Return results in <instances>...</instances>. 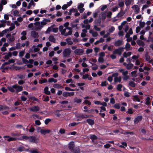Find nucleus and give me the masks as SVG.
<instances>
[{"mask_svg":"<svg viewBox=\"0 0 153 153\" xmlns=\"http://www.w3.org/2000/svg\"><path fill=\"white\" fill-rule=\"evenodd\" d=\"M71 53V50L70 48L65 49L63 51V57L64 58L68 57L70 56Z\"/></svg>","mask_w":153,"mask_h":153,"instance_id":"1","label":"nucleus"},{"mask_svg":"<svg viewBox=\"0 0 153 153\" xmlns=\"http://www.w3.org/2000/svg\"><path fill=\"white\" fill-rule=\"evenodd\" d=\"M124 49H125V48H123V47L119 48H118L114 50L113 51V54H118L119 55H120Z\"/></svg>","mask_w":153,"mask_h":153,"instance_id":"2","label":"nucleus"},{"mask_svg":"<svg viewBox=\"0 0 153 153\" xmlns=\"http://www.w3.org/2000/svg\"><path fill=\"white\" fill-rule=\"evenodd\" d=\"M37 131L38 132H41L42 134L44 135H45L47 133H49L51 132L50 130L41 129L40 127L38 128L37 129Z\"/></svg>","mask_w":153,"mask_h":153,"instance_id":"3","label":"nucleus"},{"mask_svg":"<svg viewBox=\"0 0 153 153\" xmlns=\"http://www.w3.org/2000/svg\"><path fill=\"white\" fill-rule=\"evenodd\" d=\"M13 87L16 89V93H18L23 90V87L22 86H19L17 84L13 85Z\"/></svg>","mask_w":153,"mask_h":153,"instance_id":"4","label":"nucleus"},{"mask_svg":"<svg viewBox=\"0 0 153 153\" xmlns=\"http://www.w3.org/2000/svg\"><path fill=\"white\" fill-rule=\"evenodd\" d=\"M84 51L82 49H76L74 51V53L78 55H80L83 54Z\"/></svg>","mask_w":153,"mask_h":153,"instance_id":"5","label":"nucleus"},{"mask_svg":"<svg viewBox=\"0 0 153 153\" xmlns=\"http://www.w3.org/2000/svg\"><path fill=\"white\" fill-rule=\"evenodd\" d=\"M37 138L36 137H35L33 136H29V141L30 142L37 143Z\"/></svg>","mask_w":153,"mask_h":153,"instance_id":"6","label":"nucleus"},{"mask_svg":"<svg viewBox=\"0 0 153 153\" xmlns=\"http://www.w3.org/2000/svg\"><path fill=\"white\" fill-rule=\"evenodd\" d=\"M3 137L4 138H8V139H7V140L8 142H10L13 141H16L18 139L16 137H10L9 136L7 135L4 136Z\"/></svg>","mask_w":153,"mask_h":153,"instance_id":"7","label":"nucleus"},{"mask_svg":"<svg viewBox=\"0 0 153 153\" xmlns=\"http://www.w3.org/2000/svg\"><path fill=\"white\" fill-rule=\"evenodd\" d=\"M142 119V117L141 116H139L137 117L134 120V123L136 124H137L139 122L141 121Z\"/></svg>","mask_w":153,"mask_h":153,"instance_id":"8","label":"nucleus"},{"mask_svg":"<svg viewBox=\"0 0 153 153\" xmlns=\"http://www.w3.org/2000/svg\"><path fill=\"white\" fill-rule=\"evenodd\" d=\"M123 44V41L120 40H118L115 41L114 43V45L115 46H119Z\"/></svg>","mask_w":153,"mask_h":153,"instance_id":"9","label":"nucleus"},{"mask_svg":"<svg viewBox=\"0 0 153 153\" xmlns=\"http://www.w3.org/2000/svg\"><path fill=\"white\" fill-rule=\"evenodd\" d=\"M39 110V108L38 106H35L30 108V110L33 112H37Z\"/></svg>","mask_w":153,"mask_h":153,"instance_id":"10","label":"nucleus"},{"mask_svg":"<svg viewBox=\"0 0 153 153\" xmlns=\"http://www.w3.org/2000/svg\"><path fill=\"white\" fill-rule=\"evenodd\" d=\"M51 22V20L49 19H44L42 21L40 22V24L42 26H44L46 25L47 23L49 22Z\"/></svg>","mask_w":153,"mask_h":153,"instance_id":"11","label":"nucleus"},{"mask_svg":"<svg viewBox=\"0 0 153 153\" xmlns=\"http://www.w3.org/2000/svg\"><path fill=\"white\" fill-rule=\"evenodd\" d=\"M68 147L70 150L72 152V151L75 148L74 142H70L69 144Z\"/></svg>","mask_w":153,"mask_h":153,"instance_id":"12","label":"nucleus"},{"mask_svg":"<svg viewBox=\"0 0 153 153\" xmlns=\"http://www.w3.org/2000/svg\"><path fill=\"white\" fill-rule=\"evenodd\" d=\"M145 56L146 57V60L149 63H151L153 61V60L152 59H151L150 56L149 55L148 53H146Z\"/></svg>","mask_w":153,"mask_h":153,"instance_id":"13","label":"nucleus"},{"mask_svg":"<svg viewBox=\"0 0 153 153\" xmlns=\"http://www.w3.org/2000/svg\"><path fill=\"white\" fill-rule=\"evenodd\" d=\"M31 35L34 38H38L39 37L38 33L35 31H32L31 32Z\"/></svg>","mask_w":153,"mask_h":153,"instance_id":"14","label":"nucleus"},{"mask_svg":"<svg viewBox=\"0 0 153 153\" xmlns=\"http://www.w3.org/2000/svg\"><path fill=\"white\" fill-rule=\"evenodd\" d=\"M90 117V115L86 114L83 115L82 114H80L78 115L77 116V118L82 119H83L84 118H88Z\"/></svg>","mask_w":153,"mask_h":153,"instance_id":"15","label":"nucleus"},{"mask_svg":"<svg viewBox=\"0 0 153 153\" xmlns=\"http://www.w3.org/2000/svg\"><path fill=\"white\" fill-rule=\"evenodd\" d=\"M17 150L20 152L25 151L26 149L23 146L21 145L17 148Z\"/></svg>","mask_w":153,"mask_h":153,"instance_id":"16","label":"nucleus"},{"mask_svg":"<svg viewBox=\"0 0 153 153\" xmlns=\"http://www.w3.org/2000/svg\"><path fill=\"white\" fill-rule=\"evenodd\" d=\"M86 122L90 125H93L94 124V120L91 118L87 119Z\"/></svg>","mask_w":153,"mask_h":153,"instance_id":"17","label":"nucleus"},{"mask_svg":"<svg viewBox=\"0 0 153 153\" xmlns=\"http://www.w3.org/2000/svg\"><path fill=\"white\" fill-rule=\"evenodd\" d=\"M132 8H134V12L136 13H138L140 11V9L139 8L138 6L137 5H134L132 7Z\"/></svg>","mask_w":153,"mask_h":153,"instance_id":"18","label":"nucleus"},{"mask_svg":"<svg viewBox=\"0 0 153 153\" xmlns=\"http://www.w3.org/2000/svg\"><path fill=\"white\" fill-rule=\"evenodd\" d=\"M74 153H80V149L77 147H75V148L72 151Z\"/></svg>","mask_w":153,"mask_h":153,"instance_id":"19","label":"nucleus"},{"mask_svg":"<svg viewBox=\"0 0 153 153\" xmlns=\"http://www.w3.org/2000/svg\"><path fill=\"white\" fill-rule=\"evenodd\" d=\"M48 39L49 41L51 42H53L54 43L55 42V39L53 36H50L49 37Z\"/></svg>","mask_w":153,"mask_h":153,"instance_id":"20","label":"nucleus"},{"mask_svg":"<svg viewBox=\"0 0 153 153\" xmlns=\"http://www.w3.org/2000/svg\"><path fill=\"white\" fill-rule=\"evenodd\" d=\"M44 93L46 94L50 95L51 92L48 91V87L47 86L44 89Z\"/></svg>","mask_w":153,"mask_h":153,"instance_id":"21","label":"nucleus"},{"mask_svg":"<svg viewBox=\"0 0 153 153\" xmlns=\"http://www.w3.org/2000/svg\"><path fill=\"white\" fill-rule=\"evenodd\" d=\"M55 25L53 24L51 25V27H49L46 31V33L47 34L49 33L51 31L52 28Z\"/></svg>","mask_w":153,"mask_h":153,"instance_id":"22","label":"nucleus"},{"mask_svg":"<svg viewBox=\"0 0 153 153\" xmlns=\"http://www.w3.org/2000/svg\"><path fill=\"white\" fill-rule=\"evenodd\" d=\"M121 81V77L120 76L119 77H117L116 78H114V82H120Z\"/></svg>","mask_w":153,"mask_h":153,"instance_id":"23","label":"nucleus"},{"mask_svg":"<svg viewBox=\"0 0 153 153\" xmlns=\"http://www.w3.org/2000/svg\"><path fill=\"white\" fill-rule=\"evenodd\" d=\"M35 4V3L34 2L33 0H31L30 2L29 3L28 6L27 7V9H30L31 6L34 5Z\"/></svg>","mask_w":153,"mask_h":153,"instance_id":"24","label":"nucleus"},{"mask_svg":"<svg viewBox=\"0 0 153 153\" xmlns=\"http://www.w3.org/2000/svg\"><path fill=\"white\" fill-rule=\"evenodd\" d=\"M137 43L140 46H143L144 45V42L141 40H137Z\"/></svg>","mask_w":153,"mask_h":153,"instance_id":"25","label":"nucleus"},{"mask_svg":"<svg viewBox=\"0 0 153 153\" xmlns=\"http://www.w3.org/2000/svg\"><path fill=\"white\" fill-rule=\"evenodd\" d=\"M66 41L67 42L68 45H71L73 44V42L71 40L70 38L66 39Z\"/></svg>","mask_w":153,"mask_h":153,"instance_id":"26","label":"nucleus"},{"mask_svg":"<svg viewBox=\"0 0 153 153\" xmlns=\"http://www.w3.org/2000/svg\"><path fill=\"white\" fill-rule=\"evenodd\" d=\"M133 64L130 63L128 64L127 66H126V68L128 70H130L133 67Z\"/></svg>","mask_w":153,"mask_h":153,"instance_id":"27","label":"nucleus"},{"mask_svg":"<svg viewBox=\"0 0 153 153\" xmlns=\"http://www.w3.org/2000/svg\"><path fill=\"white\" fill-rule=\"evenodd\" d=\"M74 100L75 102L77 103H80L82 102V100L81 99H78L76 97L74 98Z\"/></svg>","mask_w":153,"mask_h":153,"instance_id":"28","label":"nucleus"},{"mask_svg":"<svg viewBox=\"0 0 153 153\" xmlns=\"http://www.w3.org/2000/svg\"><path fill=\"white\" fill-rule=\"evenodd\" d=\"M7 89L8 90L10 91L11 92L13 93L15 92V90L14 88L13 87V85L12 87L9 86L7 87Z\"/></svg>","mask_w":153,"mask_h":153,"instance_id":"29","label":"nucleus"},{"mask_svg":"<svg viewBox=\"0 0 153 153\" xmlns=\"http://www.w3.org/2000/svg\"><path fill=\"white\" fill-rule=\"evenodd\" d=\"M128 85L129 86L132 87H135L136 86V84L133 81H130Z\"/></svg>","mask_w":153,"mask_h":153,"instance_id":"30","label":"nucleus"},{"mask_svg":"<svg viewBox=\"0 0 153 153\" xmlns=\"http://www.w3.org/2000/svg\"><path fill=\"white\" fill-rule=\"evenodd\" d=\"M11 26L8 29L9 30V31H11L13 30L15 28L14 24H13V23H12L11 24Z\"/></svg>","mask_w":153,"mask_h":153,"instance_id":"31","label":"nucleus"},{"mask_svg":"<svg viewBox=\"0 0 153 153\" xmlns=\"http://www.w3.org/2000/svg\"><path fill=\"white\" fill-rule=\"evenodd\" d=\"M57 81V80L56 79H55L53 78H50L48 79V82H54V83H56Z\"/></svg>","mask_w":153,"mask_h":153,"instance_id":"32","label":"nucleus"},{"mask_svg":"<svg viewBox=\"0 0 153 153\" xmlns=\"http://www.w3.org/2000/svg\"><path fill=\"white\" fill-rule=\"evenodd\" d=\"M123 134H131L133 135L134 134V132L132 131H124V132Z\"/></svg>","mask_w":153,"mask_h":153,"instance_id":"33","label":"nucleus"},{"mask_svg":"<svg viewBox=\"0 0 153 153\" xmlns=\"http://www.w3.org/2000/svg\"><path fill=\"white\" fill-rule=\"evenodd\" d=\"M28 98L31 100H33L34 101H36L37 102H39V100L37 98H36L34 97H28Z\"/></svg>","mask_w":153,"mask_h":153,"instance_id":"34","label":"nucleus"},{"mask_svg":"<svg viewBox=\"0 0 153 153\" xmlns=\"http://www.w3.org/2000/svg\"><path fill=\"white\" fill-rule=\"evenodd\" d=\"M95 22L96 25H100L101 22V19H96L95 20Z\"/></svg>","mask_w":153,"mask_h":153,"instance_id":"35","label":"nucleus"},{"mask_svg":"<svg viewBox=\"0 0 153 153\" xmlns=\"http://www.w3.org/2000/svg\"><path fill=\"white\" fill-rule=\"evenodd\" d=\"M134 97V100H136V101L140 102V99L138 97V96L137 95H135L133 96Z\"/></svg>","mask_w":153,"mask_h":153,"instance_id":"36","label":"nucleus"},{"mask_svg":"<svg viewBox=\"0 0 153 153\" xmlns=\"http://www.w3.org/2000/svg\"><path fill=\"white\" fill-rule=\"evenodd\" d=\"M130 46L131 45L128 42H127L126 45L125 47L124 48H125V49L126 48V50L127 51H128L129 50L128 49L130 48Z\"/></svg>","mask_w":153,"mask_h":153,"instance_id":"37","label":"nucleus"},{"mask_svg":"<svg viewBox=\"0 0 153 153\" xmlns=\"http://www.w3.org/2000/svg\"><path fill=\"white\" fill-rule=\"evenodd\" d=\"M123 87V85L121 84H118L117 85V89L119 91H122V88Z\"/></svg>","mask_w":153,"mask_h":153,"instance_id":"38","label":"nucleus"},{"mask_svg":"<svg viewBox=\"0 0 153 153\" xmlns=\"http://www.w3.org/2000/svg\"><path fill=\"white\" fill-rule=\"evenodd\" d=\"M125 14L124 12H119L117 15V16L118 17H120L123 16Z\"/></svg>","mask_w":153,"mask_h":153,"instance_id":"39","label":"nucleus"},{"mask_svg":"<svg viewBox=\"0 0 153 153\" xmlns=\"http://www.w3.org/2000/svg\"><path fill=\"white\" fill-rule=\"evenodd\" d=\"M22 60L23 64H27L29 63V61L27 59H25V58H22Z\"/></svg>","mask_w":153,"mask_h":153,"instance_id":"40","label":"nucleus"},{"mask_svg":"<svg viewBox=\"0 0 153 153\" xmlns=\"http://www.w3.org/2000/svg\"><path fill=\"white\" fill-rule=\"evenodd\" d=\"M14 68L15 69L16 71L19 70L21 69H25L24 67H18L17 66H15Z\"/></svg>","mask_w":153,"mask_h":153,"instance_id":"41","label":"nucleus"},{"mask_svg":"<svg viewBox=\"0 0 153 153\" xmlns=\"http://www.w3.org/2000/svg\"><path fill=\"white\" fill-rule=\"evenodd\" d=\"M114 107L117 109H119L120 108V103H116L114 105Z\"/></svg>","mask_w":153,"mask_h":153,"instance_id":"42","label":"nucleus"},{"mask_svg":"<svg viewBox=\"0 0 153 153\" xmlns=\"http://www.w3.org/2000/svg\"><path fill=\"white\" fill-rule=\"evenodd\" d=\"M90 63L92 64L93 65H96L97 66L96 67H94L92 68V69L93 70L95 71L97 70L98 68V66L97 65L95 64H93L91 62H89Z\"/></svg>","mask_w":153,"mask_h":153,"instance_id":"43","label":"nucleus"},{"mask_svg":"<svg viewBox=\"0 0 153 153\" xmlns=\"http://www.w3.org/2000/svg\"><path fill=\"white\" fill-rule=\"evenodd\" d=\"M20 45H21V44H20V43H17L16 44V48H16V49H20L21 48V46H20Z\"/></svg>","mask_w":153,"mask_h":153,"instance_id":"44","label":"nucleus"},{"mask_svg":"<svg viewBox=\"0 0 153 153\" xmlns=\"http://www.w3.org/2000/svg\"><path fill=\"white\" fill-rule=\"evenodd\" d=\"M47 82V80L45 78H44L43 79L39 81V82L40 84H42V83H45Z\"/></svg>","mask_w":153,"mask_h":153,"instance_id":"45","label":"nucleus"},{"mask_svg":"<svg viewBox=\"0 0 153 153\" xmlns=\"http://www.w3.org/2000/svg\"><path fill=\"white\" fill-rule=\"evenodd\" d=\"M9 41L10 42H13L15 40V37L13 36H12L10 37H9Z\"/></svg>","mask_w":153,"mask_h":153,"instance_id":"46","label":"nucleus"},{"mask_svg":"<svg viewBox=\"0 0 153 153\" xmlns=\"http://www.w3.org/2000/svg\"><path fill=\"white\" fill-rule=\"evenodd\" d=\"M115 30V28L111 26V27L109 29V33H112Z\"/></svg>","mask_w":153,"mask_h":153,"instance_id":"47","label":"nucleus"},{"mask_svg":"<svg viewBox=\"0 0 153 153\" xmlns=\"http://www.w3.org/2000/svg\"><path fill=\"white\" fill-rule=\"evenodd\" d=\"M51 120L50 118H47L45 120V123L46 125H47L49 122H51Z\"/></svg>","mask_w":153,"mask_h":153,"instance_id":"48","label":"nucleus"},{"mask_svg":"<svg viewBox=\"0 0 153 153\" xmlns=\"http://www.w3.org/2000/svg\"><path fill=\"white\" fill-rule=\"evenodd\" d=\"M65 132V130L64 128H61L59 130V132L61 134H64Z\"/></svg>","mask_w":153,"mask_h":153,"instance_id":"49","label":"nucleus"},{"mask_svg":"<svg viewBox=\"0 0 153 153\" xmlns=\"http://www.w3.org/2000/svg\"><path fill=\"white\" fill-rule=\"evenodd\" d=\"M131 2V0H128L125 2V4L126 6H128L130 4Z\"/></svg>","mask_w":153,"mask_h":153,"instance_id":"50","label":"nucleus"},{"mask_svg":"<svg viewBox=\"0 0 153 153\" xmlns=\"http://www.w3.org/2000/svg\"><path fill=\"white\" fill-rule=\"evenodd\" d=\"M93 50L92 49H88L86 51V53L87 54H89L92 52Z\"/></svg>","mask_w":153,"mask_h":153,"instance_id":"51","label":"nucleus"},{"mask_svg":"<svg viewBox=\"0 0 153 153\" xmlns=\"http://www.w3.org/2000/svg\"><path fill=\"white\" fill-rule=\"evenodd\" d=\"M98 25H94V29L97 31H100V30L101 29L100 27H97Z\"/></svg>","mask_w":153,"mask_h":153,"instance_id":"52","label":"nucleus"},{"mask_svg":"<svg viewBox=\"0 0 153 153\" xmlns=\"http://www.w3.org/2000/svg\"><path fill=\"white\" fill-rule=\"evenodd\" d=\"M121 144L122 145H120V147L122 148H124V146H127V144L126 142H122L121 143Z\"/></svg>","mask_w":153,"mask_h":153,"instance_id":"53","label":"nucleus"},{"mask_svg":"<svg viewBox=\"0 0 153 153\" xmlns=\"http://www.w3.org/2000/svg\"><path fill=\"white\" fill-rule=\"evenodd\" d=\"M90 138L92 140H95L97 139V137L95 135H92L90 136Z\"/></svg>","mask_w":153,"mask_h":153,"instance_id":"54","label":"nucleus"},{"mask_svg":"<svg viewBox=\"0 0 153 153\" xmlns=\"http://www.w3.org/2000/svg\"><path fill=\"white\" fill-rule=\"evenodd\" d=\"M19 12L17 10H15L13 12V15L16 16H19Z\"/></svg>","mask_w":153,"mask_h":153,"instance_id":"55","label":"nucleus"},{"mask_svg":"<svg viewBox=\"0 0 153 153\" xmlns=\"http://www.w3.org/2000/svg\"><path fill=\"white\" fill-rule=\"evenodd\" d=\"M98 61L99 62L102 63L103 62L104 60L102 57H99L98 59Z\"/></svg>","mask_w":153,"mask_h":153,"instance_id":"56","label":"nucleus"},{"mask_svg":"<svg viewBox=\"0 0 153 153\" xmlns=\"http://www.w3.org/2000/svg\"><path fill=\"white\" fill-rule=\"evenodd\" d=\"M24 53H25V51H21L19 52V56L20 57H22L24 56Z\"/></svg>","mask_w":153,"mask_h":153,"instance_id":"57","label":"nucleus"},{"mask_svg":"<svg viewBox=\"0 0 153 153\" xmlns=\"http://www.w3.org/2000/svg\"><path fill=\"white\" fill-rule=\"evenodd\" d=\"M11 135L13 136H19L20 135V133H12L11 134Z\"/></svg>","mask_w":153,"mask_h":153,"instance_id":"58","label":"nucleus"},{"mask_svg":"<svg viewBox=\"0 0 153 153\" xmlns=\"http://www.w3.org/2000/svg\"><path fill=\"white\" fill-rule=\"evenodd\" d=\"M118 75V73L116 72V73H115L113 74L111 76L112 77V78L113 77H114V78H116V77H117Z\"/></svg>","mask_w":153,"mask_h":153,"instance_id":"59","label":"nucleus"},{"mask_svg":"<svg viewBox=\"0 0 153 153\" xmlns=\"http://www.w3.org/2000/svg\"><path fill=\"white\" fill-rule=\"evenodd\" d=\"M119 6L120 7H123L124 5V3L123 1H120L118 3Z\"/></svg>","mask_w":153,"mask_h":153,"instance_id":"60","label":"nucleus"},{"mask_svg":"<svg viewBox=\"0 0 153 153\" xmlns=\"http://www.w3.org/2000/svg\"><path fill=\"white\" fill-rule=\"evenodd\" d=\"M127 113H128L129 114H132L133 113V111H132V108H129L128 109V111L127 112Z\"/></svg>","mask_w":153,"mask_h":153,"instance_id":"61","label":"nucleus"},{"mask_svg":"<svg viewBox=\"0 0 153 153\" xmlns=\"http://www.w3.org/2000/svg\"><path fill=\"white\" fill-rule=\"evenodd\" d=\"M107 7V6L105 5H102V7L101 8V10L102 11H103Z\"/></svg>","mask_w":153,"mask_h":153,"instance_id":"62","label":"nucleus"},{"mask_svg":"<svg viewBox=\"0 0 153 153\" xmlns=\"http://www.w3.org/2000/svg\"><path fill=\"white\" fill-rule=\"evenodd\" d=\"M35 123L36 125L38 126H39L41 124V123L40 120H36L35 121Z\"/></svg>","mask_w":153,"mask_h":153,"instance_id":"63","label":"nucleus"},{"mask_svg":"<svg viewBox=\"0 0 153 153\" xmlns=\"http://www.w3.org/2000/svg\"><path fill=\"white\" fill-rule=\"evenodd\" d=\"M84 4L82 3H80V4L78 6V8L79 9L80 8H82L84 7Z\"/></svg>","mask_w":153,"mask_h":153,"instance_id":"64","label":"nucleus"}]
</instances>
